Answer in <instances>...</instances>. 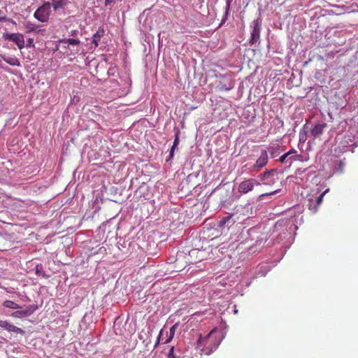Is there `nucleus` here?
<instances>
[{"label":"nucleus","instance_id":"obj_1","mask_svg":"<svg viewBox=\"0 0 358 358\" xmlns=\"http://www.w3.org/2000/svg\"><path fill=\"white\" fill-rule=\"evenodd\" d=\"M215 331L216 329H213L208 333L207 336L203 337L201 335L197 340L198 347L199 348L203 345V349H202V350L206 355H210L211 352H213L220 343V338L213 337V334H215Z\"/></svg>","mask_w":358,"mask_h":358},{"label":"nucleus","instance_id":"obj_2","mask_svg":"<svg viewBox=\"0 0 358 358\" xmlns=\"http://www.w3.org/2000/svg\"><path fill=\"white\" fill-rule=\"evenodd\" d=\"M50 12L51 3L45 2L35 11L34 16L38 21L45 22L49 19Z\"/></svg>","mask_w":358,"mask_h":358},{"label":"nucleus","instance_id":"obj_3","mask_svg":"<svg viewBox=\"0 0 358 358\" xmlns=\"http://www.w3.org/2000/svg\"><path fill=\"white\" fill-rule=\"evenodd\" d=\"M259 185L260 183L255 179H245L239 184L238 190L241 193L247 194L252 191L255 185Z\"/></svg>","mask_w":358,"mask_h":358},{"label":"nucleus","instance_id":"obj_4","mask_svg":"<svg viewBox=\"0 0 358 358\" xmlns=\"http://www.w3.org/2000/svg\"><path fill=\"white\" fill-rule=\"evenodd\" d=\"M3 38L5 40H8L12 42H14L19 49H22L25 46V42L24 39V36L20 33H13V34H6L3 36Z\"/></svg>","mask_w":358,"mask_h":358},{"label":"nucleus","instance_id":"obj_5","mask_svg":"<svg viewBox=\"0 0 358 358\" xmlns=\"http://www.w3.org/2000/svg\"><path fill=\"white\" fill-rule=\"evenodd\" d=\"M260 26L261 22L259 19H257L252 22V31L251 33V37L250 39V44H255L257 42L260 37Z\"/></svg>","mask_w":358,"mask_h":358},{"label":"nucleus","instance_id":"obj_6","mask_svg":"<svg viewBox=\"0 0 358 358\" xmlns=\"http://www.w3.org/2000/svg\"><path fill=\"white\" fill-rule=\"evenodd\" d=\"M275 170H266L263 173L259 175V178L263 182V184L266 185H272L275 182L274 179L272 178L273 176Z\"/></svg>","mask_w":358,"mask_h":358},{"label":"nucleus","instance_id":"obj_7","mask_svg":"<svg viewBox=\"0 0 358 358\" xmlns=\"http://www.w3.org/2000/svg\"><path fill=\"white\" fill-rule=\"evenodd\" d=\"M327 127L326 123L319 122L315 124L314 127L310 130V134L314 138H318L322 135L324 129Z\"/></svg>","mask_w":358,"mask_h":358},{"label":"nucleus","instance_id":"obj_8","mask_svg":"<svg viewBox=\"0 0 358 358\" xmlns=\"http://www.w3.org/2000/svg\"><path fill=\"white\" fill-rule=\"evenodd\" d=\"M268 153L266 150H262L260 156L257 159L254 168L262 169L268 163Z\"/></svg>","mask_w":358,"mask_h":358},{"label":"nucleus","instance_id":"obj_9","mask_svg":"<svg viewBox=\"0 0 358 358\" xmlns=\"http://www.w3.org/2000/svg\"><path fill=\"white\" fill-rule=\"evenodd\" d=\"M0 327L6 329L9 332H15L17 334H23L22 329L8 322L7 321L0 320Z\"/></svg>","mask_w":358,"mask_h":358},{"label":"nucleus","instance_id":"obj_10","mask_svg":"<svg viewBox=\"0 0 358 358\" xmlns=\"http://www.w3.org/2000/svg\"><path fill=\"white\" fill-rule=\"evenodd\" d=\"M328 191L329 189H326L318 197H317L315 203H313L312 200H309V209L311 210L313 213H316L317 211L318 206L322 203L323 201L324 196Z\"/></svg>","mask_w":358,"mask_h":358},{"label":"nucleus","instance_id":"obj_11","mask_svg":"<svg viewBox=\"0 0 358 358\" xmlns=\"http://www.w3.org/2000/svg\"><path fill=\"white\" fill-rule=\"evenodd\" d=\"M52 5L55 11L59 9H64L65 6L69 3V0H51Z\"/></svg>","mask_w":358,"mask_h":358},{"label":"nucleus","instance_id":"obj_12","mask_svg":"<svg viewBox=\"0 0 358 358\" xmlns=\"http://www.w3.org/2000/svg\"><path fill=\"white\" fill-rule=\"evenodd\" d=\"M24 28L26 29V33L38 32L39 30L38 26L29 22L26 21L23 23Z\"/></svg>","mask_w":358,"mask_h":358},{"label":"nucleus","instance_id":"obj_13","mask_svg":"<svg viewBox=\"0 0 358 358\" xmlns=\"http://www.w3.org/2000/svg\"><path fill=\"white\" fill-rule=\"evenodd\" d=\"M104 34V30L102 29H99L93 36L92 43L94 44L95 47H98L101 38Z\"/></svg>","mask_w":358,"mask_h":358},{"label":"nucleus","instance_id":"obj_14","mask_svg":"<svg viewBox=\"0 0 358 358\" xmlns=\"http://www.w3.org/2000/svg\"><path fill=\"white\" fill-rule=\"evenodd\" d=\"M177 327H178V324H175L170 328L169 332L166 331V334L167 338L164 340V341H163V343L164 344L169 343L173 339V338L174 337L175 331H176Z\"/></svg>","mask_w":358,"mask_h":358},{"label":"nucleus","instance_id":"obj_15","mask_svg":"<svg viewBox=\"0 0 358 358\" xmlns=\"http://www.w3.org/2000/svg\"><path fill=\"white\" fill-rule=\"evenodd\" d=\"M268 151L269 152L271 157L272 158L276 157L278 156L282 150V148L280 145H275V146H269L268 147Z\"/></svg>","mask_w":358,"mask_h":358},{"label":"nucleus","instance_id":"obj_16","mask_svg":"<svg viewBox=\"0 0 358 358\" xmlns=\"http://www.w3.org/2000/svg\"><path fill=\"white\" fill-rule=\"evenodd\" d=\"M3 59L8 63V64L13 66H20V62L19 59L15 57H3Z\"/></svg>","mask_w":358,"mask_h":358},{"label":"nucleus","instance_id":"obj_17","mask_svg":"<svg viewBox=\"0 0 358 358\" xmlns=\"http://www.w3.org/2000/svg\"><path fill=\"white\" fill-rule=\"evenodd\" d=\"M60 43L69 44L73 45H79L80 41L78 39L75 38H63L59 41Z\"/></svg>","mask_w":358,"mask_h":358},{"label":"nucleus","instance_id":"obj_18","mask_svg":"<svg viewBox=\"0 0 358 358\" xmlns=\"http://www.w3.org/2000/svg\"><path fill=\"white\" fill-rule=\"evenodd\" d=\"M3 306L11 309H17L20 308V306L17 303L10 300L5 301L3 302Z\"/></svg>","mask_w":358,"mask_h":358},{"label":"nucleus","instance_id":"obj_19","mask_svg":"<svg viewBox=\"0 0 358 358\" xmlns=\"http://www.w3.org/2000/svg\"><path fill=\"white\" fill-rule=\"evenodd\" d=\"M345 166V163L343 161L339 160L336 162L334 170L337 173H343L344 171Z\"/></svg>","mask_w":358,"mask_h":358},{"label":"nucleus","instance_id":"obj_20","mask_svg":"<svg viewBox=\"0 0 358 358\" xmlns=\"http://www.w3.org/2000/svg\"><path fill=\"white\" fill-rule=\"evenodd\" d=\"M296 150L295 149H291L289 152H287L285 154L282 155L280 157L279 161L281 163H285L287 157H289L290 155L296 154Z\"/></svg>","mask_w":358,"mask_h":358},{"label":"nucleus","instance_id":"obj_21","mask_svg":"<svg viewBox=\"0 0 358 358\" xmlns=\"http://www.w3.org/2000/svg\"><path fill=\"white\" fill-rule=\"evenodd\" d=\"M164 329H162L159 333V335H158V337L157 338V341L155 342V348H157L158 346V345L159 344L160 341H163L164 340V338H163V335H164Z\"/></svg>","mask_w":358,"mask_h":358},{"label":"nucleus","instance_id":"obj_22","mask_svg":"<svg viewBox=\"0 0 358 358\" xmlns=\"http://www.w3.org/2000/svg\"><path fill=\"white\" fill-rule=\"evenodd\" d=\"M168 357L169 358H177L176 355L174 354V347L172 346L170 350H169V352L168 353Z\"/></svg>","mask_w":358,"mask_h":358},{"label":"nucleus","instance_id":"obj_23","mask_svg":"<svg viewBox=\"0 0 358 358\" xmlns=\"http://www.w3.org/2000/svg\"><path fill=\"white\" fill-rule=\"evenodd\" d=\"M179 143V136H178V131L176 132V135H175V139H174V142H173V145L172 146V148H175Z\"/></svg>","mask_w":358,"mask_h":358},{"label":"nucleus","instance_id":"obj_24","mask_svg":"<svg viewBox=\"0 0 358 358\" xmlns=\"http://www.w3.org/2000/svg\"><path fill=\"white\" fill-rule=\"evenodd\" d=\"M278 191L279 190H275V191H273V192H269V193L262 194L261 195H259V199H262L264 198L265 196L273 195V194L277 193Z\"/></svg>","mask_w":358,"mask_h":358},{"label":"nucleus","instance_id":"obj_25","mask_svg":"<svg viewBox=\"0 0 358 358\" xmlns=\"http://www.w3.org/2000/svg\"><path fill=\"white\" fill-rule=\"evenodd\" d=\"M27 311L25 310H18V311H15V313H13V315L15 316V317H18L20 315H27Z\"/></svg>","mask_w":358,"mask_h":358},{"label":"nucleus","instance_id":"obj_26","mask_svg":"<svg viewBox=\"0 0 358 358\" xmlns=\"http://www.w3.org/2000/svg\"><path fill=\"white\" fill-rule=\"evenodd\" d=\"M6 15L5 13L0 10V22L6 21Z\"/></svg>","mask_w":358,"mask_h":358},{"label":"nucleus","instance_id":"obj_27","mask_svg":"<svg viewBox=\"0 0 358 358\" xmlns=\"http://www.w3.org/2000/svg\"><path fill=\"white\" fill-rule=\"evenodd\" d=\"M230 219V217H224L221 222H220V224H224L229 220Z\"/></svg>","mask_w":358,"mask_h":358},{"label":"nucleus","instance_id":"obj_28","mask_svg":"<svg viewBox=\"0 0 358 358\" xmlns=\"http://www.w3.org/2000/svg\"><path fill=\"white\" fill-rule=\"evenodd\" d=\"M33 43H34V40L32 38H29L27 40V46L30 47V46L33 45Z\"/></svg>","mask_w":358,"mask_h":358},{"label":"nucleus","instance_id":"obj_29","mask_svg":"<svg viewBox=\"0 0 358 358\" xmlns=\"http://www.w3.org/2000/svg\"><path fill=\"white\" fill-rule=\"evenodd\" d=\"M115 2V0H105V6H108V5H110L111 3H113Z\"/></svg>","mask_w":358,"mask_h":358},{"label":"nucleus","instance_id":"obj_30","mask_svg":"<svg viewBox=\"0 0 358 358\" xmlns=\"http://www.w3.org/2000/svg\"><path fill=\"white\" fill-rule=\"evenodd\" d=\"M174 149L173 148H171V150H170V157H172L173 156V152H174Z\"/></svg>","mask_w":358,"mask_h":358},{"label":"nucleus","instance_id":"obj_31","mask_svg":"<svg viewBox=\"0 0 358 358\" xmlns=\"http://www.w3.org/2000/svg\"><path fill=\"white\" fill-rule=\"evenodd\" d=\"M39 268H41V265H37L36 266V272H38L39 271Z\"/></svg>","mask_w":358,"mask_h":358},{"label":"nucleus","instance_id":"obj_32","mask_svg":"<svg viewBox=\"0 0 358 358\" xmlns=\"http://www.w3.org/2000/svg\"><path fill=\"white\" fill-rule=\"evenodd\" d=\"M290 159H292V160H296L295 157H290Z\"/></svg>","mask_w":358,"mask_h":358}]
</instances>
